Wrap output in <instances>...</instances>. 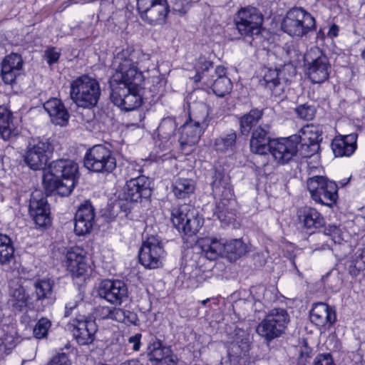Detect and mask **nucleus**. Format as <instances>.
Returning a JSON list of instances; mask_svg holds the SVG:
<instances>
[{
    "mask_svg": "<svg viewBox=\"0 0 365 365\" xmlns=\"http://www.w3.org/2000/svg\"><path fill=\"white\" fill-rule=\"evenodd\" d=\"M211 186L214 197L217 200L214 215L227 225L235 220L236 212V201L230 177L215 170Z\"/></svg>",
    "mask_w": 365,
    "mask_h": 365,
    "instance_id": "obj_1",
    "label": "nucleus"
},
{
    "mask_svg": "<svg viewBox=\"0 0 365 365\" xmlns=\"http://www.w3.org/2000/svg\"><path fill=\"white\" fill-rule=\"evenodd\" d=\"M138 53L124 49L114 57L113 65L115 69L113 82L115 86H141L145 77L138 68Z\"/></svg>",
    "mask_w": 365,
    "mask_h": 365,
    "instance_id": "obj_2",
    "label": "nucleus"
},
{
    "mask_svg": "<svg viewBox=\"0 0 365 365\" xmlns=\"http://www.w3.org/2000/svg\"><path fill=\"white\" fill-rule=\"evenodd\" d=\"M195 69V81H203L207 86L210 85L214 93L217 96L223 97L232 91V83L226 76V69L224 66H217L212 71V63L207 61L205 57L200 56L196 61Z\"/></svg>",
    "mask_w": 365,
    "mask_h": 365,
    "instance_id": "obj_3",
    "label": "nucleus"
},
{
    "mask_svg": "<svg viewBox=\"0 0 365 365\" xmlns=\"http://www.w3.org/2000/svg\"><path fill=\"white\" fill-rule=\"evenodd\" d=\"M101 95L98 81L88 75L81 76L71 83V98L79 108H94L98 104Z\"/></svg>",
    "mask_w": 365,
    "mask_h": 365,
    "instance_id": "obj_4",
    "label": "nucleus"
},
{
    "mask_svg": "<svg viewBox=\"0 0 365 365\" xmlns=\"http://www.w3.org/2000/svg\"><path fill=\"white\" fill-rule=\"evenodd\" d=\"M262 23L263 16L255 7L241 9L235 18L238 33L251 46H257V40L261 38L260 31Z\"/></svg>",
    "mask_w": 365,
    "mask_h": 365,
    "instance_id": "obj_5",
    "label": "nucleus"
},
{
    "mask_svg": "<svg viewBox=\"0 0 365 365\" xmlns=\"http://www.w3.org/2000/svg\"><path fill=\"white\" fill-rule=\"evenodd\" d=\"M282 30L292 37L302 38L316 29L315 18L302 7L288 11L282 23Z\"/></svg>",
    "mask_w": 365,
    "mask_h": 365,
    "instance_id": "obj_6",
    "label": "nucleus"
},
{
    "mask_svg": "<svg viewBox=\"0 0 365 365\" xmlns=\"http://www.w3.org/2000/svg\"><path fill=\"white\" fill-rule=\"evenodd\" d=\"M53 145L48 138L36 137L28 140L24 161L34 170L43 169L52 157Z\"/></svg>",
    "mask_w": 365,
    "mask_h": 365,
    "instance_id": "obj_7",
    "label": "nucleus"
},
{
    "mask_svg": "<svg viewBox=\"0 0 365 365\" xmlns=\"http://www.w3.org/2000/svg\"><path fill=\"white\" fill-rule=\"evenodd\" d=\"M290 322L287 311L283 308L271 309L256 328L257 333L267 342L281 336Z\"/></svg>",
    "mask_w": 365,
    "mask_h": 365,
    "instance_id": "obj_8",
    "label": "nucleus"
},
{
    "mask_svg": "<svg viewBox=\"0 0 365 365\" xmlns=\"http://www.w3.org/2000/svg\"><path fill=\"white\" fill-rule=\"evenodd\" d=\"M171 221L179 232L188 236L195 235L203 224L197 211L190 204L173 207L171 210Z\"/></svg>",
    "mask_w": 365,
    "mask_h": 365,
    "instance_id": "obj_9",
    "label": "nucleus"
},
{
    "mask_svg": "<svg viewBox=\"0 0 365 365\" xmlns=\"http://www.w3.org/2000/svg\"><path fill=\"white\" fill-rule=\"evenodd\" d=\"M311 198L317 203L331 207L338 199V186L322 175H314L307 180Z\"/></svg>",
    "mask_w": 365,
    "mask_h": 365,
    "instance_id": "obj_10",
    "label": "nucleus"
},
{
    "mask_svg": "<svg viewBox=\"0 0 365 365\" xmlns=\"http://www.w3.org/2000/svg\"><path fill=\"white\" fill-rule=\"evenodd\" d=\"M84 166L90 171L110 173L116 168V159L113 152L103 145H96L87 150Z\"/></svg>",
    "mask_w": 365,
    "mask_h": 365,
    "instance_id": "obj_11",
    "label": "nucleus"
},
{
    "mask_svg": "<svg viewBox=\"0 0 365 365\" xmlns=\"http://www.w3.org/2000/svg\"><path fill=\"white\" fill-rule=\"evenodd\" d=\"M166 252L160 238L156 235L147 237L138 252L139 261L148 269H156L163 265Z\"/></svg>",
    "mask_w": 365,
    "mask_h": 365,
    "instance_id": "obj_12",
    "label": "nucleus"
},
{
    "mask_svg": "<svg viewBox=\"0 0 365 365\" xmlns=\"http://www.w3.org/2000/svg\"><path fill=\"white\" fill-rule=\"evenodd\" d=\"M142 19L152 26L165 24L170 11L167 0H138Z\"/></svg>",
    "mask_w": 365,
    "mask_h": 365,
    "instance_id": "obj_13",
    "label": "nucleus"
},
{
    "mask_svg": "<svg viewBox=\"0 0 365 365\" xmlns=\"http://www.w3.org/2000/svg\"><path fill=\"white\" fill-rule=\"evenodd\" d=\"M110 99L112 102L125 110H133L142 103V97L140 94L141 86H115L111 83Z\"/></svg>",
    "mask_w": 365,
    "mask_h": 365,
    "instance_id": "obj_14",
    "label": "nucleus"
},
{
    "mask_svg": "<svg viewBox=\"0 0 365 365\" xmlns=\"http://www.w3.org/2000/svg\"><path fill=\"white\" fill-rule=\"evenodd\" d=\"M316 52L321 51L318 48L311 49L305 57L307 75L313 83H322L328 80L331 66L327 56L322 53L313 58L312 53Z\"/></svg>",
    "mask_w": 365,
    "mask_h": 365,
    "instance_id": "obj_15",
    "label": "nucleus"
},
{
    "mask_svg": "<svg viewBox=\"0 0 365 365\" xmlns=\"http://www.w3.org/2000/svg\"><path fill=\"white\" fill-rule=\"evenodd\" d=\"M251 346L250 334L245 330L236 329L232 340L227 346L229 361L233 365H240L241 360L249 355Z\"/></svg>",
    "mask_w": 365,
    "mask_h": 365,
    "instance_id": "obj_16",
    "label": "nucleus"
},
{
    "mask_svg": "<svg viewBox=\"0 0 365 365\" xmlns=\"http://www.w3.org/2000/svg\"><path fill=\"white\" fill-rule=\"evenodd\" d=\"M299 138L296 135L289 138L273 140L269 152L274 160L279 164L288 163L297 153Z\"/></svg>",
    "mask_w": 365,
    "mask_h": 365,
    "instance_id": "obj_17",
    "label": "nucleus"
},
{
    "mask_svg": "<svg viewBox=\"0 0 365 365\" xmlns=\"http://www.w3.org/2000/svg\"><path fill=\"white\" fill-rule=\"evenodd\" d=\"M283 71L278 68H263L259 76V84L274 96H281L287 86Z\"/></svg>",
    "mask_w": 365,
    "mask_h": 365,
    "instance_id": "obj_18",
    "label": "nucleus"
},
{
    "mask_svg": "<svg viewBox=\"0 0 365 365\" xmlns=\"http://www.w3.org/2000/svg\"><path fill=\"white\" fill-rule=\"evenodd\" d=\"M146 351L154 365H177V357L170 348L163 345L162 341L155 336L150 338Z\"/></svg>",
    "mask_w": 365,
    "mask_h": 365,
    "instance_id": "obj_19",
    "label": "nucleus"
},
{
    "mask_svg": "<svg viewBox=\"0 0 365 365\" xmlns=\"http://www.w3.org/2000/svg\"><path fill=\"white\" fill-rule=\"evenodd\" d=\"M98 294L110 304L119 305L128 297V289L123 281L106 279L101 282Z\"/></svg>",
    "mask_w": 365,
    "mask_h": 365,
    "instance_id": "obj_20",
    "label": "nucleus"
},
{
    "mask_svg": "<svg viewBox=\"0 0 365 365\" xmlns=\"http://www.w3.org/2000/svg\"><path fill=\"white\" fill-rule=\"evenodd\" d=\"M67 326L79 345H88L93 341L97 331L96 324L93 321L80 317L79 319H73Z\"/></svg>",
    "mask_w": 365,
    "mask_h": 365,
    "instance_id": "obj_21",
    "label": "nucleus"
},
{
    "mask_svg": "<svg viewBox=\"0 0 365 365\" xmlns=\"http://www.w3.org/2000/svg\"><path fill=\"white\" fill-rule=\"evenodd\" d=\"M29 212L38 226L45 227L50 224V208L41 191L35 190L31 193Z\"/></svg>",
    "mask_w": 365,
    "mask_h": 365,
    "instance_id": "obj_22",
    "label": "nucleus"
},
{
    "mask_svg": "<svg viewBox=\"0 0 365 365\" xmlns=\"http://www.w3.org/2000/svg\"><path fill=\"white\" fill-rule=\"evenodd\" d=\"M95 219L94 208L89 201L82 204L75 215L74 231L77 235H85L91 231Z\"/></svg>",
    "mask_w": 365,
    "mask_h": 365,
    "instance_id": "obj_23",
    "label": "nucleus"
},
{
    "mask_svg": "<svg viewBox=\"0 0 365 365\" xmlns=\"http://www.w3.org/2000/svg\"><path fill=\"white\" fill-rule=\"evenodd\" d=\"M151 194L150 182L147 177L127 180L124 192L126 200L138 202L142 198H148Z\"/></svg>",
    "mask_w": 365,
    "mask_h": 365,
    "instance_id": "obj_24",
    "label": "nucleus"
},
{
    "mask_svg": "<svg viewBox=\"0 0 365 365\" xmlns=\"http://www.w3.org/2000/svg\"><path fill=\"white\" fill-rule=\"evenodd\" d=\"M36 302L42 307L52 305L56 299L55 282L51 278L36 279L33 282Z\"/></svg>",
    "mask_w": 365,
    "mask_h": 365,
    "instance_id": "obj_25",
    "label": "nucleus"
},
{
    "mask_svg": "<svg viewBox=\"0 0 365 365\" xmlns=\"http://www.w3.org/2000/svg\"><path fill=\"white\" fill-rule=\"evenodd\" d=\"M67 269L73 277L84 275L88 268L86 259V252L79 247H73L68 250L66 255Z\"/></svg>",
    "mask_w": 365,
    "mask_h": 365,
    "instance_id": "obj_26",
    "label": "nucleus"
},
{
    "mask_svg": "<svg viewBox=\"0 0 365 365\" xmlns=\"http://www.w3.org/2000/svg\"><path fill=\"white\" fill-rule=\"evenodd\" d=\"M21 56L12 53L4 57L1 61V76L6 84H11L19 76L23 68Z\"/></svg>",
    "mask_w": 365,
    "mask_h": 365,
    "instance_id": "obj_27",
    "label": "nucleus"
},
{
    "mask_svg": "<svg viewBox=\"0 0 365 365\" xmlns=\"http://www.w3.org/2000/svg\"><path fill=\"white\" fill-rule=\"evenodd\" d=\"M269 131L270 126L267 124L259 125L252 131L250 145L253 153L259 155L267 153L272 142L269 135Z\"/></svg>",
    "mask_w": 365,
    "mask_h": 365,
    "instance_id": "obj_28",
    "label": "nucleus"
},
{
    "mask_svg": "<svg viewBox=\"0 0 365 365\" xmlns=\"http://www.w3.org/2000/svg\"><path fill=\"white\" fill-rule=\"evenodd\" d=\"M77 180L57 178L54 175L45 173L43 177V183L45 188L51 192H56L62 197L68 196L73 191Z\"/></svg>",
    "mask_w": 365,
    "mask_h": 365,
    "instance_id": "obj_29",
    "label": "nucleus"
},
{
    "mask_svg": "<svg viewBox=\"0 0 365 365\" xmlns=\"http://www.w3.org/2000/svg\"><path fill=\"white\" fill-rule=\"evenodd\" d=\"M57 178L77 180L78 175V164L71 160L60 159L49 164L46 173Z\"/></svg>",
    "mask_w": 365,
    "mask_h": 365,
    "instance_id": "obj_30",
    "label": "nucleus"
},
{
    "mask_svg": "<svg viewBox=\"0 0 365 365\" xmlns=\"http://www.w3.org/2000/svg\"><path fill=\"white\" fill-rule=\"evenodd\" d=\"M310 319L317 327H330L336 321V313L328 304L319 302L314 304L310 312Z\"/></svg>",
    "mask_w": 365,
    "mask_h": 365,
    "instance_id": "obj_31",
    "label": "nucleus"
},
{
    "mask_svg": "<svg viewBox=\"0 0 365 365\" xmlns=\"http://www.w3.org/2000/svg\"><path fill=\"white\" fill-rule=\"evenodd\" d=\"M180 137L178 142L181 149L185 150L187 147L197 144L205 128L194 123L190 118L181 127Z\"/></svg>",
    "mask_w": 365,
    "mask_h": 365,
    "instance_id": "obj_32",
    "label": "nucleus"
},
{
    "mask_svg": "<svg viewBox=\"0 0 365 365\" xmlns=\"http://www.w3.org/2000/svg\"><path fill=\"white\" fill-rule=\"evenodd\" d=\"M43 108L53 124L63 126L68 123L70 115L60 99L53 98L48 100L43 104Z\"/></svg>",
    "mask_w": 365,
    "mask_h": 365,
    "instance_id": "obj_33",
    "label": "nucleus"
},
{
    "mask_svg": "<svg viewBox=\"0 0 365 365\" xmlns=\"http://www.w3.org/2000/svg\"><path fill=\"white\" fill-rule=\"evenodd\" d=\"M9 297V304L15 311H22L26 308L30 299L29 294L19 280L10 282Z\"/></svg>",
    "mask_w": 365,
    "mask_h": 365,
    "instance_id": "obj_34",
    "label": "nucleus"
},
{
    "mask_svg": "<svg viewBox=\"0 0 365 365\" xmlns=\"http://www.w3.org/2000/svg\"><path fill=\"white\" fill-rule=\"evenodd\" d=\"M356 133L336 137L331 142V149L336 157H349L356 149Z\"/></svg>",
    "mask_w": 365,
    "mask_h": 365,
    "instance_id": "obj_35",
    "label": "nucleus"
},
{
    "mask_svg": "<svg viewBox=\"0 0 365 365\" xmlns=\"http://www.w3.org/2000/svg\"><path fill=\"white\" fill-rule=\"evenodd\" d=\"M177 125L173 118L168 117L163 118L158 127V135L163 150L170 148V145L175 141V133Z\"/></svg>",
    "mask_w": 365,
    "mask_h": 365,
    "instance_id": "obj_36",
    "label": "nucleus"
},
{
    "mask_svg": "<svg viewBox=\"0 0 365 365\" xmlns=\"http://www.w3.org/2000/svg\"><path fill=\"white\" fill-rule=\"evenodd\" d=\"M199 244L205 257L209 260H215L224 255L225 239L204 237L199 240Z\"/></svg>",
    "mask_w": 365,
    "mask_h": 365,
    "instance_id": "obj_37",
    "label": "nucleus"
},
{
    "mask_svg": "<svg viewBox=\"0 0 365 365\" xmlns=\"http://www.w3.org/2000/svg\"><path fill=\"white\" fill-rule=\"evenodd\" d=\"M300 222L307 229L319 228L324 225L325 220L320 212L311 207H302L298 211Z\"/></svg>",
    "mask_w": 365,
    "mask_h": 365,
    "instance_id": "obj_38",
    "label": "nucleus"
},
{
    "mask_svg": "<svg viewBox=\"0 0 365 365\" xmlns=\"http://www.w3.org/2000/svg\"><path fill=\"white\" fill-rule=\"evenodd\" d=\"M16 133L11 112L4 107H0V135L2 139L8 140Z\"/></svg>",
    "mask_w": 365,
    "mask_h": 365,
    "instance_id": "obj_39",
    "label": "nucleus"
},
{
    "mask_svg": "<svg viewBox=\"0 0 365 365\" xmlns=\"http://www.w3.org/2000/svg\"><path fill=\"white\" fill-rule=\"evenodd\" d=\"M263 115V110L253 108L240 118V130L242 135H247L252 128L256 125Z\"/></svg>",
    "mask_w": 365,
    "mask_h": 365,
    "instance_id": "obj_40",
    "label": "nucleus"
},
{
    "mask_svg": "<svg viewBox=\"0 0 365 365\" xmlns=\"http://www.w3.org/2000/svg\"><path fill=\"white\" fill-rule=\"evenodd\" d=\"M172 190L176 197L185 199L194 193L195 183L192 179L179 178L173 183Z\"/></svg>",
    "mask_w": 365,
    "mask_h": 365,
    "instance_id": "obj_41",
    "label": "nucleus"
},
{
    "mask_svg": "<svg viewBox=\"0 0 365 365\" xmlns=\"http://www.w3.org/2000/svg\"><path fill=\"white\" fill-rule=\"evenodd\" d=\"M210 106L204 103H199L195 105L190 113V119L191 118L194 123L207 128L209 125L210 118Z\"/></svg>",
    "mask_w": 365,
    "mask_h": 365,
    "instance_id": "obj_42",
    "label": "nucleus"
},
{
    "mask_svg": "<svg viewBox=\"0 0 365 365\" xmlns=\"http://www.w3.org/2000/svg\"><path fill=\"white\" fill-rule=\"evenodd\" d=\"M322 131L319 126L313 125H307L304 126L300 130V135H297L299 138L297 140V145L300 140L307 142L308 143H317L320 144L322 140Z\"/></svg>",
    "mask_w": 365,
    "mask_h": 365,
    "instance_id": "obj_43",
    "label": "nucleus"
},
{
    "mask_svg": "<svg viewBox=\"0 0 365 365\" xmlns=\"http://www.w3.org/2000/svg\"><path fill=\"white\" fill-rule=\"evenodd\" d=\"M237 140V134L231 131L227 134L221 135L215 140L214 148L218 153H225L233 150Z\"/></svg>",
    "mask_w": 365,
    "mask_h": 365,
    "instance_id": "obj_44",
    "label": "nucleus"
},
{
    "mask_svg": "<svg viewBox=\"0 0 365 365\" xmlns=\"http://www.w3.org/2000/svg\"><path fill=\"white\" fill-rule=\"evenodd\" d=\"M346 266L349 274L354 277L365 270V249H359L346 262Z\"/></svg>",
    "mask_w": 365,
    "mask_h": 365,
    "instance_id": "obj_45",
    "label": "nucleus"
},
{
    "mask_svg": "<svg viewBox=\"0 0 365 365\" xmlns=\"http://www.w3.org/2000/svg\"><path fill=\"white\" fill-rule=\"evenodd\" d=\"M14 248L11 238L0 234V264L9 263L14 257Z\"/></svg>",
    "mask_w": 365,
    "mask_h": 365,
    "instance_id": "obj_46",
    "label": "nucleus"
},
{
    "mask_svg": "<svg viewBox=\"0 0 365 365\" xmlns=\"http://www.w3.org/2000/svg\"><path fill=\"white\" fill-rule=\"evenodd\" d=\"M247 252L246 245L240 240L227 241L225 239L224 255L230 258H237Z\"/></svg>",
    "mask_w": 365,
    "mask_h": 365,
    "instance_id": "obj_47",
    "label": "nucleus"
},
{
    "mask_svg": "<svg viewBox=\"0 0 365 365\" xmlns=\"http://www.w3.org/2000/svg\"><path fill=\"white\" fill-rule=\"evenodd\" d=\"M4 335L0 338V354L7 355L16 346L15 331L13 328L7 327Z\"/></svg>",
    "mask_w": 365,
    "mask_h": 365,
    "instance_id": "obj_48",
    "label": "nucleus"
},
{
    "mask_svg": "<svg viewBox=\"0 0 365 365\" xmlns=\"http://www.w3.org/2000/svg\"><path fill=\"white\" fill-rule=\"evenodd\" d=\"M150 81L152 84L149 87V91L152 97L158 99L165 93L166 81L158 76H153Z\"/></svg>",
    "mask_w": 365,
    "mask_h": 365,
    "instance_id": "obj_49",
    "label": "nucleus"
},
{
    "mask_svg": "<svg viewBox=\"0 0 365 365\" xmlns=\"http://www.w3.org/2000/svg\"><path fill=\"white\" fill-rule=\"evenodd\" d=\"M51 326V322L48 319L45 317L41 318L34 329V336L36 339H43L46 337Z\"/></svg>",
    "mask_w": 365,
    "mask_h": 365,
    "instance_id": "obj_50",
    "label": "nucleus"
},
{
    "mask_svg": "<svg viewBox=\"0 0 365 365\" xmlns=\"http://www.w3.org/2000/svg\"><path fill=\"white\" fill-rule=\"evenodd\" d=\"M295 112L299 118L303 120H310L314 117L316 110L313 106L304 103L298 106L295 109Z\"/></svg>",
    "mask_w": 365,
    "mask_h": 365,
    "instance_id": "obj_51",
    "label": "nucleus"
},
{
    "mask_svg": "<svg viewBox=\"0 0 365 365\" xmlns=\"http://www.w3.org/2000/svg\"><path fill=\"white\" fill-rule=\"evenodd\" d=\"M143 168L135 162H129L125 168V175L128 180L137 179L140 177H145L142 175Z\"/></svg>",
    "mask_w": 365,
    "mask_h": 365,
    "instance_id": "obj_52",
    "label": "nucleus"
},
{
    "mask_svg": "<svg viewBox=\"0 0 365 365\" xmlns=\"http://www.w3.org/2000/svg\"><path fill=\"white\" fill-rule=\"evenodd\" d=\"M301 143L299 153L303 158H310L317 153L320 148V145L317 143H308L300 140Z\"/></svg>",
    "mask_w": 365,
    "mask_h": 365,
    "instance_id": "obj_53",
    "label": "nucleus"
},
{
    "mask_svg": "<svg viewBox=\"0 0 365 365\" xmlns=\"http://www.w3.org/2000/svg\"><path fill=\"white\" fill-rule=\"evenodd\" d=\"M313 355V349L308 346L307 342L304 341L300 347L298 357V365H307Z\"/></svg>",
    "mask_w": 365,
    "mask_h": 365,
    "instance_id": "obj_54",
    "label": "nucleus"
},
{
    "mask_svg": "<svg viewBox=\"0 0 365 365\" xmlns=\"http://www.w3.org/2000/svg\"><path fill=\"white\" fill-rule=\"evenodd\" d=\"M324 233L329 236L335 243H340L343 240L341 230L335 225H329L326 227Z\"/></svg>",
    "mask_w": 365,
    "mask_h": 365,
    "instance_id": "obj_55",
    "label": "nucleus"
},
{
    "mask_svg": "<svg viewBox=\"0 0 365 365\" xmlns=\"http://www.w3.org/2000/svg\"><path fill=\"white\" fill-rule=\"evenodd\" d=\"M190 5L185 0H174L173 2L172 9L173 12L179 14H185L190 9Z\"/></svg>",
    "mask_w": 365,
    "mask_h": 365,
    "instance_id": "obj_56",
    "label": "nucleus"
},
{
    "mask_svg": "<svg viewBox=\"0 0 365 365\" xmlns=\"http://www.w3.org/2000/svg\"><path fill=\"white\" fill-rule=\"evenodd\" d=\"M312 365H335L331 355L329 353L319 354L314 359Z\"/></svg>",
    "mask_w": 365,
    "mask_h": 365,
    "instance_id": "obj_57",
    "label": "nucleus"
},
{
    "mask_svg": "<svg viewBox=\"0 0 365 365\" xmlns=\"http://www.w3.org/2000/svg\"><path fill=\"white\" fill-rule=\"evenodd\" d=\"M48 365H71V363L67 354L61 353L54 356Z\"/></svg>",
    "mask_w": 365,
    "mask_h": 365,
    "instance_id": "obj_58",
    "label": "nucleus"
},
{
    "mask_svg": "<svg viewBox=\"0 0 365 365\" xmlns=\"http://www.w3.org/2000/svg\"><path fill=\"white\" fill-rule=\"evenodd\" d=\"M45 57L46 58L47 63L49 65H52L58 61L60 57V52L58 51L54 47L49 48L45 51Z\"/></svg>",
    "mask_w": 365,
    "mask_h": 365,
    "instance_id": "obj_59",
    "label": "nucleus"
},
{
    "mask_svg": "<svg viewBox=\"0 0 365 365\" xmlns=\"http://www.w3.org/2000/svg\"><path fill=\"white\" fill-rule=\"evenodd\" d=\"M125 309H114L113 310L109 311V317L124 324Z\"/></svg>",
    "mask_w": 365,
    "mask_h": 365,
    "instance_id": "obj_60",
    "label": "nucleus"
},
{
    "mask_svg": "<svg viewBox=\"0 0 365 365\" xmlns=\"http://www.w3.org/2000/svg\"><path fill=\"white\" fill-rule=\"evenodd\" d=\"M141 338L142 334L140 333H137L128 338V341L130 344H132L133 351H138L140 350L141 346Z\"/></svg>",
    "mask_w": 365,
    "mask_h": 365,
    "instance_id": "obj_61",
    "label": "nucleus"
},
{
    "mask_svg": "<svg viewBox=\"0 0 365 365\" xmlns=\"http://www.w3.org/2000/svg\"><path fill=\"white\" fill-rule=\"evenodd\" d=\"M81 301L77 299H73L68 302L65 306V312L64 317H68L72 312L78 307Z\"/></svg>",
    "mask_w": 365,
    "mask_h": 365,
    "instance_id": "obj_62",
    "label": "nucleus"
},
{
    "mask_svg": "<svg viewBox=\"0 0 365 365\" xmlns=\"http://www.w3.org/2000/svg\"><path fill=\"white\" fill-rule=\"evenodd\" d=\"M138 320L137 314L131 311L125 309L124 324L126 325L135 324Z\"/></svg>",
    "mask_w": 365,
    "mask_h": 365,
    "instance_id": "obj_63",
    "label": "nucleus"
},
{
    "mask_svg": "<svg viewBox=\"0 0 365 365\" xmlns=\"http://www.w3.org/2000/svg\"><path fill=\"white\" fill-rule=\"evenodd\" d=\"M339 32V27L336 24H333L329 26V31L327 33V36L331 38H336L338 36Z\"/></svg>",
    "mask_w": 365,
    "mask_h": 365,
    "instance_id": "obj_64",
    "label": "nucleus"
}]
</instances>
